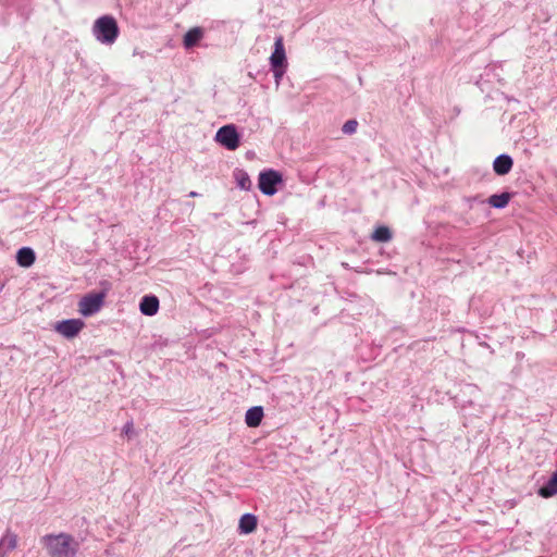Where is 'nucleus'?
<instances>
[{"label": "nucleus", "mask_w": 557, "mask_h": 557, "mask_svg": "<svg viewBox=\"0 0 557 557\" xmlns=\"http://www.w3.org/2000/svg\"><path fill=\"white\" fill-rule=\"evenodd\" d=\"M50 557H75L79 544L67 533L48 534L40 540Z\"/></svg>", "instance_id": "f257e3e1"}, {"label": "nucleus", "mask_w": 557, "mask_h": 557, "mask_svg": "<svg viewBox=\"0 0 557 557\" xmlns=\"http://www.w3.org/2000/svg\"><path fill=\"white\" fill-rule=\"evenodd\" d=\"M91 32L97 41L111 46L116 41L120 28L113 16L103 15L95 21Z\"/></svg>", "instance_id": "f03ea898"}, {"label": "nucleus", "mask_w": 557, "mask_h": 557, "mask_svg": "<svg viewBox=\"0 0 557 557\" xmlns=\"http://www.w3.org/2000/svg\"><path fill=\"white\" fill-rule=\"evenodd\" d=\"M214 139L227 150H236L240 144L239 134L234 124L220 127Z\"/></svg>", "instance_id": "7ed1b4c3"}, {"label": "nucleus", "mask_w": 557, "mask_h": 557, "mask_svg": "<svg viewBox=\"0 0 557 557\" xmlns=\"http://www.w3.org/2000/svg\"><path fill=\"white\" fill-rule=\"evenodd\" d=\"M104 294L91 293L84 296L78 302V312L83 317H90L97 313L103 306Z\"/></svg>", "instance_id": "20e7f679"}, {"label": "nucleus", "mask_w": 557, "mask_h": 557, "mask_svg": "<svg viewBox=\"0 0 557 557\" xmlns=\"http://www.w3.org/2000/svg\"><path fill=\"white\" fill-rule=\"evenodd\" d=\"M282 175L278 172L274 170H268L259 174L258 185L264 195L272 196L277 191L276 185L282 183Z\"/></svg>", "instance_id": "39448f33"}, {"label": "nucleus", "mask_w": 557, "mask_h": 557, "mask_svg": "<svg viewBox=\"0 0 557 557\" xmlns=\"http://www.w3.org/2000/svg\"><path fill=\"white\" fill-rule=\"evenodd\" d=\"M85 323L81 319H69L57 322L54 331L65 338L75 337L84 327Z\"/></svg>", "instance_id": "423d86ee"}, {"label": "nucleus", "mask_w": 557, "mask_h": 557, "mask_svg": "<svg viewBox=\"0 0 557 557\" xmlns=\"http://www.w3.org/2000/svg\"><path fill=\"white\" fill-rule=\"evenodd\" d=\"M271 67L287 66V58L282 36H277L274 41V50L270 55Z\"/></svg>", "instance_id": "0eeeda50"}, {"label": "nucleus", "mask_w": 557, "mask_h": 557, "mask_svg": "<svg viewBox=\"0 0 557 557\" xmlns=\"http://www.w3.org/2000/svg\"><path fill=\"white\" fill-rule=\"evenodd\" d=\"M17 534L11 530H7L0 539V557H5L13 552L17 547Z\"/></svg>", "instance_id": "6e6552de"}, {"label": "nucleus", "mask_w": 557, "mask_h": 557, "mask_svg": "<svg viewBox=\"0 0 557 557\" xmlns=\"http://www.w3.org/2000/svg\"><path fill=\"white\" fill-rule=\"evenodd\" d=\"M139 310L143 314L152 317L157 314L159 310V299L156 296L147 295L144 296L139 304Z\"/></svg>", "instance_id": "1a4fd4ad"}, {"label": "nucleus", "mask_w": 557, "mask_h": 557, "mask_svg": "<svg viewBox=\"0 0 557 557\" xmlns=\"http://www.w3.org/2000/svg\"><path fill=\"white\" fill-rule=\"evenodd\" d=\"M205 32L201 27H193L190 28L183 38V46L185 49L189 50L197 46L199 41L203 38Z\"/></svg>", "instance_id": "9d476101"}, {"label": "nucleus", "mask_w": 557, "mask_h": 557, "mask_svg": "<svg viewBox=\"0 0 557 557\" xmlns=\"http://www.w3.org/2000/svg\"><path fill=\"white\" fill-rule=\"evenodd\" d=\"M512 168V159L508 154L498 156L493 162V170L498 175H506Z\"/></svg>", "instance_id": "9b49d317"}, {"label": "nucleus", "mask_w": 557, "mask_h": 557, "mask_svg": "<svg viewBox=\"0 0 557 557\" xmlns=\"http://www.w3.org/2000/svg\"><path fill=\"white\" fill-rule=\"evenodd\" d=\"M257 517L252 513H245L240 517L238 531L240 534H250L257 529Z\"/></svg>", "instance_id": "f8f14e48"}, {"label": "nucleus", "mask_w": 557, "mask_h": 557, "mask_svg": "<svg viewBox=\"0 0 557 557\" xmlns=\"http://www.w3.org/2000/svg\"><path fill=\"white\" fill-rule=\"evenodd\" d=\"M35 252L32 248L23 247L16 253V261L23 268H28L35 262Z\"/></svg>", "instance_id": "ddd939ff"}, {"label": "nucleus", "mask_w": 557, "mask_h": 557, "mask_svg": "<svg viewBox=\"0 0 557 557\" xmlns=\"http://www.w3.org/2000/svg\"><path fill=\"white\" fill-rule=\"evenodd\" d=\"M262 418H263L262 407H252L247 410L246 416H245V422L250 428H257L258 425H260Z\"/></svg>", "instance_id": "4468645a"}, {"label": "nucleus", "mask_w": 557, "mask_h": 557, "mask_svg": "<svg viewBox=\"0 0 557 557\" xmlns=\"http://www.w3.org/2000/svg\"><path fill=\"white\" fill-rule=\"evenodd\" d=\"M557 494V472L539 490V495L544 498H549Z\"/></svg>", "instance_id": "2eb2a0df"}, {"label": "nucleus", "mask_w": 557, "mask_h": 557, "mask_svg": "<svg viewBox=\"0 0 557 557\" xmlns=\"http://www.w3.org/2000/svg\"><path fill=\"white\" fill-rule=\"evenodd\" d=\"M392 237L391 230L385 225L377 226L371 235V239L376 243H388Z\"/></svg>", "instance_id": "dca6fc26"}, {"label": "nucleus", "mask_w": 557, "mask_h": 557, "mask_svg": "<svg viewBox=\"0 0 557 557\" xmlns=\"http://www.w3.org/2000/svg\"><path fill=\"white\" fill-rule=\"evenodd\" d=\"M509 200H510V194L502 193V194L492 195L488 198L487 202L493 208L503 209L508 205Z\"/></svg>", "instance_id": "f3484780"}, {"label": "nucleus", "mask_w": 557, "mask_h": 557, "mask_svg": "<svg viewBox=\"0 0 557 557\" xmlns=\"http://www.w3.org/2000/svg\"><path fill=\"white\" fill-rule=\"evenodd\" d=\"M234 176H235L237 186L240 189L249 190L251 188L250 177L245 171L238 170L235 172Z\"/></svg>", "instance_id": "a211bd4d"}, {"label": "nucleus", "mask_w": 557, "mask_h": 557, "mask_svg": "<svg viewBox=\"0 0 557 557\" xmlns=\"http://www.w3.org/2000/svg\"><path fill=\"white\" fill-rule=\"evenodd\" d=\"M286 67L287 66L271 67L272 72H273V75H274L276 87L280 86L281 79H282V77L284 76V74L286 72Z\"/></svg>", "instance_id": "6ab92c4d"}, {"label": "nucleus", "mask_w": 557, "mask_h": 557, "mask_svg": "<svg viewBox=\"0 0 557 557\" xmlns=\"http://www.w3.org/2000/svg\"><path fill=\"white\" fill-rule=\"evenodd\" d=\"M358 123L355 120H349L343 125L345 134H354L357 131Z\"/></svg>", "instance_id": "aec40b11"}, {"label": "nucleus", "mask_w": 557, "mask_h": 557, "mask_svg": "<svg viewBox=\"0 0 557 557\" xmlns=\"http://www.w3.org/2000/svg\"><path fill=\"white\" fill-rule=\"evenodd\" d=\"M134 432V424L132 421H128L124 424L123 426V433L126 435V436H132Z\"/></svg>", "instance_id": "412c9836"}, {"label": "nucleus", "mask_w": 557, "mask_h": 557, "mask_svg": "<svg viewBox=\"0 0 557 557\" xmlns=\"http://www.w3.org/2000/svg\"><path fill=\"white\" fill-rule=\"evenodd\" d=\"M197 196H198V193H196V191H190L189 193V197H197Z\"/></svg>", "instance_id": "4be33fe9"}]
</instances>
